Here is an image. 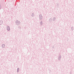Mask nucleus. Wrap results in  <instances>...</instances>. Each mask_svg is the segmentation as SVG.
<instances>
[{
  "label": "nucleus",
  "mask_w": 74,
  "mask_h": 74,
  "mask_svg": "<svg viewBox=\"0 0 74 74\" xmlns=\"http://www.w3.org/2000/svg\"><path fill=\"white\" fill-rule=\"evenodd\" d=\"M39 17L40 19H41L42 18V16L41 15H40Z\"/></svg>",
  "instance_id": "obj_1"
},
{
  "label": "nucleus",
  "mask_w": 74,
  "mask_h": 74,
  "mask_svg": "<svg viewBox=\"0 0 74 74\" xmlns=\"http://www.w3.org/2000/svg\"><path fill=\"white\" fill-rule=\"evenodd\" d=\"M7 29L8 30H10V27L8 26L7 27Z\"/></svg>",
  "instance_id": "obj_2"
},
{
  "label": "nucleus",
  "mask_w": 74,
  "mask_h": 74,
  "mask_svg": "<svg viewBox=\"0 0 74 74\" xmlns=\"http://www.w3.org/2000/svg\"><path fill=\"white\" fill-rule=\"evenodd\" d=\"M3 24V21H0V25H2Z\"/></svg>",
  "instance_id": "obj_3"
},
{
  "label": "nucleus",
  "mask_w": 74,
  "mask_h": 74,
  "mask_svg": "<svg viewBox=\"0 0 74 74\" xmlns=\"http://www.w3.org/2000/svg\"><path fill=\"white\" fill-rule=\"evenodd\" d=\"M4 47H5V45L4 44H3L2 45V48H4Z\"/></svg>",
  "instance_id": "obj_4"
}]
</instances>
